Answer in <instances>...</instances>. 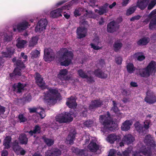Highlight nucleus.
<instances>
[{"label": "nucleus", "instance_id": "a878e982", "mask_svg": "<svg viewBox=\"0 0 156 156\" xmlns=\"http://www.w3.org/2000/svg\"><path fill=\"white\" fill-rule=\"evenodd\" d=\"M88 149L92 152H96L99 149V146L96 143L90 142L88 146Z\"/></svg>", "mask_w": 156, "mask_h": 156}, {"label": "nucleus", "instance_id": "ea45409f", "mask_svg": "<svg viewBox=\"0 0 156 156\" xmlns=\"http://www.w3.org/2000/svg\"><path fill=\"white\" fill-rule=\"evenodd\" d=\"M21 58L20 57L19 59L17 60L16 62V65L17 67L20 68L21 69H24L26 68V66L24 64V63L26 61L25 60H24L23 61L20 59Z\"/></svg>", "mask_w": 156, "mask_h": 156}, {"label": "nucleus", "instance_id": "e433bc0d", "mask_svg": "<svg viewBox=\"0 0 156 156\" xmlns=\"http://www.w3.org/2000/svg\"><path fill=\"white\" fill-rule=\"evenodd\" d=\"M134 127L136 131L139 133H144V130L143 126L138 122H136L134 124Z\"/></svg>", "mask_w": 156, "mask_h": 156}, {"label": "nucleus", "instance_id": "bf43d9fd", "mask_svg": "<svg viewBox=\"0 0 156 156\" xmlns=\"http://www.w3.org/2000/svg\"><path fill=\"white\" fill-rule=\"evenodd\" d=\"M116 152L115 150L114 149H111L110 150L108 156H115V154Z\"/></svg>", "mask_w": 156, "mask_h": 156}, {"label": "nucleus", "instance_id": "412c9836", "mask_svg": "<svg viewBox=\"0 0 156 156\" xmlns=\"http://www.w3.org/2000/svg\"><path fill=\"white\" fill-rule=\"evenodd\" d=\"M76 133L75 130L71 131L69 132V135L66 138V140L69 142V143L70 145L73 144L74 141L75 139V137Z\"/></svg>", "mask_w": 156, "mask_h": 156}, {"label": "nucleus", "instance_id": "423d86ee", "mask_svg": "<svg viewBox=\"0 0 156 156\" xmlns=\"http://www.w3.org/2000/svg\"><path fill=\"white\" fill-rule=\"evenodd\" d=\"M99 120L100 123L105 128L108 129L111 127L110 124L112 122L105 115H100Z\"/></svg>", "mask_w": 156, "mask_h": 156}, {"label": "nucleus", "instance_id": "774afa93", "mask_svg": "<svg viewBox=\"0 0 156 156\" xmlns=\"http://www.w3.org/2000/svg\"><path fill=\"white\" fill-rule=\"evenodd\" d=\"M72 150H73V152L75 153L77 155L80 149H79L77 147L75 148L73 147L72 148Z\"/></svg>", "mask_w": 156, "mask_h": 156}, {"label": "nucleus", "instance_id": "864d4df0", "mask_svg": "<svg viewBox=\"0 0 156 156\" xmlns=\"http://www.w3.org/2000/svg\"><path fill=\"white\" fill-rule=\"evenodd\" d=\"M156 5V0H152L148 5L147 9L148 10L152 9Z\"/></svg>", "mask_w": 156, "mask_h": 156}, {"label": "nucleus", "instance_id": "1a4fd4ad", "mask_svg": "<svg viewBox=\"0 0 156 156\" xmlns=\"http://www.w3.org/2000/svg\"><path fill=\"white\" fill-rule=\"evenodd\" d=\"M144 141L146 145L148 146L152 147H154L156 146L154 138L150 134H148L145 136Z\"/></svg>", "mask_w": 156, "mask_h": 156}, {"label": "nucleus", "instance_id": "f8f14e48", "mask_svg": "<svg viewBox=\"0 0 156 156\" xmlns=\"http://www.w3.org/2000/svg\"><path fill=\"white\" fill-rule=\"evenodd\" d=\"M68 8L67 5L62 6L61 8L56 9L51 12L50 16L53 18H57L60 16H62L61 13L63 10L66 9Z\"/></svg>", "mask_w": 156, "mask_h": 156}, {"label": "nucleus", "instance_id": "20e7f679", "mask_svg": "<svg viewBox=\"0 0 156 156\" xmlns=\"http://www.w3.org/2000/svg\"><path fill=\"white\" fill-rule=\"evenodd\" d=\"M55 54L51 48H45L44 50L43 59L45 62H51L54 60Z\"/></svg>", "mask_w": 156, "mask_h": 156}, {"label": "nucleus", "instance_id": "c03bdc74", "mask_svg": "<svg viewBox=\"0 0 156 156\" xmlns=\"http://www.w3.org/2000/svg\"><path fill=\"white\" fill-rule=\"evenodd\" d=\"M156 26V16L153 17L151 20L149 25V28L150 30H153Z\"/></svg>", "mask_w": 156, "mask_h": 156}, {"label": "nucleus", "instance_id": "f257e3e1", "mask_svg": "<svg viewBox=\"0 0 156 156\" xmlns=\"http://www.w3.org/2000/svg\"><path fill=\"white\" fill-rule=\"evenodd\" d=\"M48 91L44 93V100L48 105H54L61 97L60 94L57 89L48 88Z\"/></svg>", "mask_w": 156, "mask_h": 156}, {"label": "nucleus", "instance_id": "72a5a7b5", "mask_svg": "<svg viewBox=\"0 0 156 156\" xmlns=\"http://www.w3.org/2000/svg\"><path fill=\"white\" fill-rule=\"evenodd\" d=\"M147 5V2L143 0H138L136 3V6L141 10L144 9Z\"/></svg>", "mask_w": 156, "mask_h": 156}, {"label": "nucleus", "instance_id": "69168bd1", "mask_svg": "<svg viewBox=\"0 0 156 156\" xmlns=\"http://www.w3.org/2000/svg\"><path fill=\"white\" fill-rule=\"evenodd\" d=\"M12 37L10 35H8L6 34L5 36V37L4 40L5 41L9 42L11 40Z\"/></svg>", "mask_w": 156, "mask_h": 156}, {"label": "nucleus", "instance_id": "b1692460", "mask_svg": "<svg viewBox=\"0 0 156 156\" xmlns=\"http://www.w3.org/2000/svg\"><path fill=\"white\" fill-rule=\"evenodd\" d=\"M132 122L129 120H126L123 123L121 126L122 130L124 131H127L130 128V126L132 125Z\"/></svg>", "mask_w": 156, "mask_h": 156}, {"label": "nucleus", "instance_id": "680f3d73", "mask_svg": "<svg viewBox=\"0 0 156 156\" xmlns=\"http://www.w3.org/2000/svg\"><path fill=\"white\" fill-rule=\"evenodd\" d=\"M141 16L139 15L134 16L132 17L130 19V21H134L135 20H138L140 19Z\"/></svg>", "mask_w": 156, "mask_h": 156}, {"label": "nucleus", "instance_id": "0eeeda50", "mask_svg": "<svg viewBox=\"0 0 156 156\" xmlns=\"http://www.w3.org/2000/svg\"><path fill=\"white\" fill-rule=\"evenodd\" d=\"M47 20L45 19H41L38 22L37 26L35 27V32H41L46 29L47 24Z\"/></svg>", "mask_w": 156, "mask_h": 156}, {"label": "nucleus", "instance_id": "052dcab7", "mask_svg": "<svg viewBox=\"0 0 156 156\" xmlns=\"http://www.w3.org/2000/svg\"><path fill=\"white\" fill-rule=\"evenodd\" d=\"M116 62L118 65H121L122 64V58L120 56L118 57L115 58Z\"/></svg>", "mask_w": 156, "mask_h": 156}, {"label": "nucleus", "instance_id": "5701e85b", "mask_svg": "<svg viewBox=\"0 0 156 156\" xmlns=\"http://www.w3.org/2000/svg\"><path fill=\"white\" fill-rule=\"evenodd\" d=\"M94 74L96 76L101 79H106L108 77L107 74L99 69H95L94 72Z\"/></svg>", "mask_w": 156, "mask_h": 156}, {"label": "nucleus", "instance_id": "4468645a", "mask_svg": "<svg viewBox=\"0 0 156 156\" xmlns=\"http://www.w3.org/2000/svg\"><path fill=\"white\" fill-rule=\"evenodd\" d=\"M35 79L36 84L39 87L43 88L45 85V83L44 80L43 78L38 73H36L35 75Z\"/></svg>", "mask_w": 156, "mask_h": 156}, {"label": "nucleus", "instance_id": "39448f33", "mask_svg": "<svg viewBox=\"0 0 156 156\" xmlns=\"http://www.w3.org/2000/svg\"><path fill=\"white\" fill-rule=\"evenodd\" d=\"M146 96L144 100L150 104H153L156 102V96L154 93L151 90H148L146 93Z\"/></svg>", "mask_w": 156, "mask_h": 156}, {"label": "nucleus", "instance_id": "a18cd8bd", "mask_svg": "<svg viewBox=\"0 0 156 156\" xmlns=\"http://www.w3.org/2000/svg\"><path fill=\"white\" fill-rule=\"evenodd\" d=\"M38 40V37H32L31 40L29 42V46L30 47L34 46L37 44Z\"/></svg>", "mask_w": 156, "mask_h": 156}, {"label": "nucleus", "instance_id": "4d7b16f0", "mask_svg": "<svg viewBox=\"0 0 156 156\" xmlns=\"http://www.w3.org/2000/svg\"><path fill=\"white\" fill-rule=\"evenodd\" d=\"M156 14V9H154L152 11L149 15V18L151 19V20L152 19V18L156 16H154V15ZM151 21H150V22Z\"/></svg>", "mask_w": 156, "mask_h": 156}, {"label": "nucleus", "instance_id": "a19ab883", "mask_svg": "<svg viewBox=\"0 0 156 156\" xmlns=\"http://www.w3.org/2000/svg\"><path fill=\"white\" fill-rule=\"evenodd\" d=\"M126 67L127 72L130 73H133L135 70V68L133 64L131 62L128 63Z\"/></svg>", "mask_w": 156, "mask_h": 156}, {"label": "nucleus", "instance_id": "603ef678", "mask_svg": "<svg viewBox=\"0 0 156 156\" xmlns=\"http://www.w3.org/2000/svg\"><path fill=\"white\" fill-rule=\"evenodd\" d=\"M40 54V52L37 50H34L31 52V57L33 58H36Z\"/></svg>", "mask_w": 156, "mask_h": 156}, {"label": "nucleus", "instance_id": "bb28decb", "mask_svg": "<svg viewBox=\"0 0 156 156\" xmlns=\"http://www.w3.org/2000/svg\"><path fill=\"white\" fill-rule=\"evenodd\" d=\"M16 76H21V69L18 67L15 68L13 72L9 74V76L12 79L16 78Z\"/></svg>", "mask_w": 156, "mask_h": 156}, {"label": "nucleus", "instance_id": "2f4dec72", "mask_svg": "<svg viewBox=\"0 0 156 156\" xmlns=\"http://www.w3.org/2000/svg\"><path fill=\"white\" fill-rule=\"evenodd\" d=\"M108 5L107 3H106L103 6L99 7L98 14L100 15H102L107 13L108 12L107 7Z\"/></svg>", "mask_w": 156, "mask_h": 156}, {"label": "nucleus", "instance_id": "3c124183", "mask_svg": "<svg viewBox=\"0 0 156 156\" xmlns=\"http://www.w3.org/2000/svg\"><path fill=\"white\" fill-rule=\"evenodd\" d=\"M140 52H137L134 55V56L135 58H137V60L140 61H141L145 58V57L143 55H139Z\"/></svg>", "mask_w": 156, "mask_h": 156}, {"label": "nucleus", "instance_id": "09e8293b", "mask_svg": "<svg viewBox=\"0 0 156 156\" xmlns=\"http://www.w3.org/2000/svg\"><path fill=\"white\" fill-rule=\"evenodd\" d=\"M77 73L79 76L82 78L85 79L88 77L87 74L85 73L82 69L78 70Z\"/></svg>", "mask_w": 156, "mask_h": 156}, {"label": "nucleus", "instance_id": "0e129e2a", "mask_svg": "<svg viewBox=\"0 0 156 156\" xmlns=\"http://www.w3.org/2000/svg\"><path fill=\"white\" fill-rule=\"evenodd\" d=\"M86 16L87 17L91 18L92 16V12L91 11L88 12L87 10H86Z\"/></svg>", "mask_w": 156, "mask_h": 156}, {"label": "nucleus", "instance_id": "c756f323", "mask_svg": "<svg viewBox=\"0 0 156 156\" xmlns=\"http://www.w3.org/2000/svg\"><path fill=\"white\" fill-rule=\"evenodd\" d=\"M12 140L11 137L6 136L3 140V145L5 146V149H8L10 147V143Z\"/></svg>", "mask_w": 156, "mask_h": 156}, {"label": "nucleus", "instance_id": "2eb2a0df", "mask_svg": "<svg viewBox=\"0 0 156 156\" xmlns=\"http://www.w3.org/2000/svg\"><path fill=\"white\" fill-rule=\"evenodd\" d=\"M103 104V101L100 99L93 100L91 101L89 106V108L90 110L94 109L100 107Z\"/></svg>", "mask_w": 156, "mask_h": 156}, {"label": "nucleus", "instance_id": "9d476101", "mask_svg": "<svg viewBox=\"0 0 156 156\" xmlns=\"http://www.w3.org/2000/svg\"><path fill=\"white\" fill-rule=\"evenodd\" d=\"M26 86V84L22 83L19 82L17 83L14 84L12 86V89L14 92L20 94L24 90V88Z\"/></svg>", "mask_w": 156, "mask_h": 156}, {"label": "nucleus", "instance_id": "6e6d98bb", "mask_svg": "<svg viewBox=\"0 0 156 156\" xmlns=\"http://www.w3.org/2000/svg\"><path fill=\"white\" fill-rule=\"evenodd\" d=\"M18 118L19 119L20 123L24 122L27 121V119L23 114H20L18 115Z\"/></svg>", "mask_w": 156, "mask_h": 156}, {"label": "nucleus", "instance_id": "f03ea898", "mask_svg": "<svg viewBox=\"0 0 156 156\" xmlns=\"http://www.w3.org/2000/svg\"><path fill=\"white\" fill-rule=\"evenodd\" d=\"M62 51L63 54L62 55V58L65 59V60L61 62V66H68L72 62L73 54L72 51H69L66 48H62Z\"/></svg>", "mask_w": 156, "mask_h": 156}, {"label": "nucleus", "instance_id": "7c9ffc66", "mask_svg": "<svg viewBox=\"0 0 156 156\" xmlns=\"http://www.w3.org/2000/svg\"><path fill=\"white\" fill-rule=\"evenodd\" d=\"M141 152L145 156H151L152 155L151 148L145 147H142L141 150Z\"/></svg>", "mask_w": 156, "mask_h": 156}, {"label": "nucleus", "instance_id": "13d9d810", "mask_svg": "<svg viewBox=\"0 0 156 156\" xmlns=\"http://www.w3.org/2000/svg\"><path fill=\"white\" fill-rule=\"evenodd\" d=\"M92 123V121L90 120H87L84 122V125L86 126L89 127L91 126Z\"/></svg>", "mask_w": 156, "mask_h": 156}, {"label": "nucleus", "instance_id": "ddd939ff", "mask_svg": "<svg viewBox=\"0 0 156 156\" xmlns=\"http://www.w3.org/2000/svg\"><path fill=\"white\" fill-rule=\"evenodd\" d=\"M29 110L30 113H38L41 119H43L45 116V111L42 108L40 107L30 108H29Z\"/></svg>", "mask_w": 156, "mask_h": 156}, {"label": "nucleus", "instance_id": "393cba45", "mask_svg": "<svg viewBox=\"0 0 156 156\" xmlns=\"http://www.w3.org/2000/svg\"><path fill=\"white\" fill-rule=\"evenodd\" d=\"M147 67L152 74H154L156 72V62L154 61H151Z\"/></svg>", "mask_w": 156, "mask_h": 156}, {"label": "nucleus", "instance_id": "37998d69", "mask_svg": "<svg viewBox=\"0 0 156 156\" xmlns=\"http://www.w3.org/2000/svg\"><path fill=\"white\" fill-rule=\"evenodd\" d=\"M43 139L44 140V142L48 147L51 146L53 145L54 143V140L52 139H49L45 137H43Z\"/></svg>", "mask_w": 156, "mask_h": 156}, {"label": "nucleus", "instance_id": "5fc2aeb1", "mask_svg": "<svg viewBox=\"0 0 156 156\" xmlns=\"http://www.w3.org/2000/svg\"><path fill=\"white\" fill-rule=\"evenodd\" d=\"M87 113V108L83 107L82 109V112L80 113V115L81 116L86 117Z\"/></svg>", "mask_w": 156, "mask_h": 156}, {"label": "nucleus", "instance_id": "4c0bfd02", "mask_svg": "<svg viewBox=\"0 0 156 156\" xmlns=\"http://www.w3.org/2000/svg\"><path fill=\"white\" fill-rule=\"evenodd\" d=\"M16 47L19 48H22L24 47L25 44L27 43V41L18 38L17 40Z\"/></svg>", "mask_w": 156, "mask_h": 156}, {"label": "nucleus", "instance_id": "79ce46f5", "mask_svg": "<svg viewBox=\"0 0 156 156\" xmlns=\"http://www.w3.org/2000/svg\"><path fill=\"white\" fill-rule=\"evenodd\" d=\"M12 148L15 152H17L19 151L21 147L19 145L18 141L15 140L13 143Z\"/></svg>", "mask_w": 156, "mask_h": 156}, {"label": "nucleus", "instance_id": "49530a36", "mask_svg": "<svg viewBox=\"0 0 156 156\" xmlns=\"http://www.w3.org/2000/svg\"><path fill=\"white\" fill-rule=\"evenodd\" d=\"M112 103L113 106L111 108V110H112L116 114H117L118 113L120 114V113L119 112L120 110L117 106V104L114 101H112Z\"/></svg>", "mask_w": 156, "mask_h": 156}, {"label": "nucleus", "instance_id": "de8ad7c7", "mask_svg": "<svg viewBox=\"0 0 156 156\" xmlns=\"http://www.w3.org/2000/svg\"><path fill=\"white\" fill-rule=\"evenodd\" d=\"M41 128L38 125H36L33 130H30L29 131V133L31 135H33V134L36 133H40L41 132Z\"/></svg>", "mask_w": 156, "mask_h": 156}, {"label": "nucleus", "instance_id": "cd10ccee", "mask_svg": "<svg viewBox=\"0 0 156 156\" xmlns=\"http://www.w3.org/2000/svg\"><path fill=\"white\" fill-rule=\"evenodd\" d=\"M93 41L94 43H91L90 44L91 48L95 50H98L102 48L101 47H99L97 46L100 43L99 39L98 38H95L93 39Z\"/></svg>", "mask_w": 156, "mask_h": 156}, {"label": "nucleus", "instance_id": "aec40b11", "mask_svg": "<svg viewBox=\"0 0 156 156\" xmlns=\"http://www.w3.org/2000/svg\"><path fill=\"white\" fill-rule=\"evenodd\" d=\"M68 100L66 103V104L69 108H76L77 105L76 103V100L73 96L68 98Z\"/></svg>", "mask_w": 156, "mask_h": 156}, {"label": "nucleus", "instance_id": "c9c22d12", "mask_svg": "<svg viewBox=\"0 0 156 156\" xmlns=\"http://www.w3.org/2000/svg\"><path fill=\"white\" fill-rule=\"evenodd\" d=\"M19 140L21 144L26 145L27 143L28 139L26 134L22 133L19 136Z\"/></svg>", "mask_w": 156, "mask_h": 156}, {"label": "nucleus", "instance_id": "6ab92c4d", "mask_svg": "<svg viewBox=\"0 0 156 156\" xmlns=\"http://www.w3.org/2000/svg\"><path fill=\"white\" fill-rule=\"evenodd\" d=\"M139 73L140 76L143 77L147 78L149 77L151 75H153L149 69L147 68V67L144 68L139 69Z\"/></svg>", "mask_w": 156, "mask_h": 156}, {"label": "nucleus", "instance_id": "58836bf2", "mask_svg": "<svg viewBox=\"0 0 156 156\" xmlns=\"http://www.w3.org/2000/svg\"><path fill=\"white\" fill-rule=\"evenodd\" d=\"M122 44L120 41H115L113 44V47L114 51L117 52L120 50L122 46Z\"/></svg>", "mask_w": 156, "mask_h": 156}, {"label": "nucleus", "instance_id": "338daca9", "mask_svg": "<svg viewBox=\"0 0 156 156\" xmlns=\"http://www.w3.org/2000/svg\"><path fill=\"white\" fill-rule=\"evenodd\" d=\"M85 79H87V82H89L90 83H92L94 82L93 77L91 76H88V77Z\"/></svg>", "mask_w": 156, "mask_h": 156}, {"label": "nucleus", "instance_id": "a211bd4d", "mask_svg": "<svg viewBox=\"0 0 156 156\" xmlns=\"http://www.w3.org/2000/svg\"><path fill=\"white\" fill-rule=\"evenodd\" d=\"M123 141L127 145L132 144L134 140V137L130 134H126L122 139Z\"/></svg>", "mask_w": 156, "mask_h": 156}, {"label": "nucleus", "instance_id": "9b49d317", "mask_svg": "<svg viewBox=\"0 0 156 156\" xmlns=\"http://www.w3.org/2000/svg\"><path fill=\"white\" fill-rule=\"evenodd\" d=\"M61 153V151L58 148L52 147L47 151L45 156H60Z\"/></svg>", "mask_w": 156, "mask_h": 156}, {"label": "nucleus", "instance_id": "6e6552de", "mask_svg": "<svg viewBox=\"0 0 156 156\" xmlns=\"http://www.w3.org/2000/svg\"><path fill=\"white\" fill-rule=\"evenodd\" d=\"M119 28V26L115 21L113 20L109 23L107 25V31L108 33H113Z\"/></svg>", "mask_w": 156, "mask_h": 156}, {"label": "nucleus", "instance_id": "8fccbe9b", "mask_svg": "<svg viewBox=\"0 0 156 156\" xmlns=\"http://www.w3.org/2000/svg\"><path fill=\"white\" fill-rule=\"evenodd\" d=\"M136 6H134L128 9L126 11V15L128 16L134 13L136 9Z\"/></svg>", "mask_w": 156, "mask_h": 156}, {"label": "nucleus", "instance_id": "473e14b6", "mask_svg": "<svg viewBox=\"0 0 156 156\" xmlns=\"http://www.w3.org/2000/svg\"><path fill=\"white\" fill-rule=\"evenodd\" d=\"M150 41V38L148 37H144L140 39L137 42L138 45H146Z\"/></svg>", "mask_w": 156, "mask_h": 156}, {"label": "nucleus", "instance_id": "e2e57ef3", "mask_svg": "<svg viewBox=\"0 0 156 156\" xmlns=\"http://www.w3.org/2000/svg\"><path fill=\"white\" fill-rule=\"evenodd\" d=\"M77 155L78 156H86L85 153V150H84L80 149Z\"/></svg>", "mask_w": 156, "mask_h": 156}, {"label": "nucleus", "instance_id": "dca6fc26", "mask_svg": "<svg viewBox=\"0 0 156 156\" xmlns=\"http://www.w3.org/2000/svg\"><path fill=\"white\" fill-rule=\"evenodd\" d=\"M68 70L66 69H62L60 70L58 76V78L62 81L68 80H70L71 77L69 75H66Z\"/></svg>", "mask_w": 156, "mask_h": 156}, {"label": "nucleus", "instance_id": "f3484780", "mask_svg": "<svg viewBox=\"0 0 156 156\" xmlns=\"http://www.w3.org/2000/svg\"><path fill=\"white\" fill-rule=\"evenodd\" d=\"M87 32V29L85 27H77L76 32L77 38L81 39L85 37Z\"/></svg>", "mask_w": 156, "mask_h": 156}, {"label": "nucleus", "instance_id": "7ed1b4c3", "mask_svg": "<svg viewBox=\"0 0 156 156\" xmlns=\"http://www.w3.org/2000/svg\"><path fill=\"white\" fill-rule=\"evenodd\" d=\"M73 115V114L70 112H64L57 115L55 117V119L56 122L60 123L70 122L73 120V117L72 116Z\"/></svg>", "mask_w": 156, "mask_h": 156}, {"label": "nucleus", "instance_id": "c85d7f7f", "mask_svg": "<svg viewBox=\"0 0 156 156\" xmlns=\"http://www.w3.org/2000/svg\"><path fill=\"white\" fill-rule=\"evenodd\" d=\"M28 23L26 21L23 22L17 26V29L19 31H22L26 29L28 26Z\"/></svg>", "mask_w": 156, "mask_h": 156}, {"label": "nucleus", "instance_id": "4be33fe9", "mask_svg": "<svg viewBox=\"0 0 156 156\" xmlns=\"http://www.w3.org/2000/svg\"><path fill=\"white\" fill-rule=\"evenodd\" d=\"M119 139V136L116 134L113 133L109 134L106 138L107 141L111 144H114L115 141L118 140Z\"/></svg>", "mask_w": 156, "mask_h": 156}, {"label": "nucleus", "instance_id": "f704fd0d", "mask_svg": "<svg viewBox=\"0 0 156 156\" xmlns=\"http://www.w3.org/2000/svg\"><path fill=\"white\" fill-rule=\"evenodd\" d=\"M6 52H3V55L6 58H11L14 52V49L12 48H8Z\"/></svg>", "mask_w": 156, "mask_h": 156}]
</instances>
